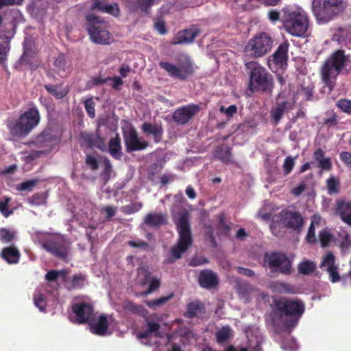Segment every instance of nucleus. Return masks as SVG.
Listing matches in <instances>:
<instances>
[{"label":"nucleus","instance_id":"obj_25","mask_svg":"<svg viewBox=\"0 0 351 351\" xmlns=\"http://www.w3.org/2000/svg\"><path fill=\"white\" fill-rule=\"evenodd\" d=\"M293 108V104L289 101H282L278 103L276 106L271 110L270 114L274 120V122L277 125L282 117L285 112L291 110Z\"/></svg>","mask_w":351,"mask_h":351},{"label":"nucleus","instance_id":"obj_41","mask_svg":"<svg viewBox=\"0 0 351 351\" xmlns=\"http://www.w3.org/2000/svg\"><path fill=\"white\" fill-rule=\"evenodd\" d=\"M34 303L40 311L45 312L47 302L44 294L38 292L34 295Z\"/></svg>","mask_w":351,"mask_h":351},{"label":"nucleus","instance_id":"obj_5","mask_svg":"<svg viewBox=\"0 0 351 351\" xmlns=\"http://www.w3.org/2000/svg\"><path fill=\"white\" fill-rule=\"evenodd\" d=\"M175 223L178 233V240L177 245L172 247L171 253L176 259H178L182 253L192 245L193 242L189 212L186 210L181 212L175 221Z\"/></svg>","mask_w":351,"mask_h":351},{"label":"nucleus","instance_id":"obj_61","mask_svg":"<svg viewBox=\"0 0 351 351\" xmlns=\"http://www.w3.org/2000/svg\"><path fill=\"white\" fill-rule=\"evenodd\" d=\"M319 167L323 170L329 171L332 168V162L330 158H325L318 162Z\"/></svg>","mask_w":351,"mask_h":351},{"label":"nucleus","instance_id":"obj_52","mask_svg":"<svg viewBox=\"0 0 351 351\" xmlns=\"http://www.w3.org/2000/svg\"><path fill=\"white\" fill-rule=\"evenodd\" d=\"M84 107L90 117L94 118L95 113V102L92 98H88L84 101Z\"/></svg>","mask_w":351,"mask_h":351},{"label":"nucleus","instance_id":"obj_38","mask_svg":"<svg viewBox=\"0 0 351 351\" xmlns=\"http://www.w3.org/2000/svg\"><path fill=\"white\" fill-rule=\"evenodd\" d=\"M173 297V293H171L167 296H163L156 300H147L145 303L149 308L156 309V308L165 304Z\"/></svg>","mask_w":351,"mask_h":351},{"label":"nucleus","instance_id":"obj_9","mask_svg":"<svg viewBox=\"0 0 351 351\" xmlns=\"http://www.w3.org/2000/svg\"><path fill=\"white\" fill-rule=\"evenodd\" d=\"M86 19V29L94 43L109 45L113 41L112 35L107 29L108 23L106 21L94 14H87Z\"/></svg>","mask_w":351,"mask_h":351},{"label":"nucleus","instance_id":"obj_58","mask_svg":"<svg viewBox=\"0 0 351 351\" xmlns=\"http://www.w3.org/2000/svg\"><path fill=\"white\" fill-rule=\"evenodd\" d=\"M86 163L93 171H95V170L98 169V168H99L98 161L93 156H87L86 159Z\"/></svg>","mask_w":351,"mask_h":351},{"label":"nucleus","instance_id":"obj_35","mask_svg":"<svg viewBox=\"0 0 351 351\" xmlns=\"http://www.w3.org/2000/svg\"><path fill=\"white\" fill-rule=\"evenodd\" d=\"M141 129L143 132L153 135L156 140L160 138L162 134V129L160 126L149 123H144L141 126Z\"/></svg>","mask_w":351,"mask_h":351},{"label":"nucleus","instance_id":"obj_50","mask_svg":"<svg viewBox=\"0 0 351 351\" xmlns=\"http://www.w3.org/2000/svg\"><path fill=\"white\" fill-rule=\"evenodd\" d=\"M14 238V233L5 228L0 229V241L9 243Z\"/></svg>","mask_w":351,"mask_h":351},{"label":"nucleus","instance_id":"obj_60","mask_svg":"<svg viewBox=\"0 0 351 351\" xmlns=\"http://www.w3.org/2000/svg\"><path fill=\"white\" fill-rule=\"evenodd\" d=\"M306 239L309 243H314L316 242L317 240L315 237V227H313V226H310L306 237Z\"/></svg>","mask_w":351,"mask_h":351},{"label":"nucleus","instance_id":"obj_4","mask_svg":"<svg viewBox=\"0 0 351 351\" xmlns=\"http://www.w3.org/2000/svg\"><path fill=\"white\" fill-rule=\"evenodd\" d=\"M245 65L250 70L249 90L253 93L262 91L271 94L274 88V79L267 69L255 61L247 62Z\"/></svg>","mask_w":351,"mask_h":351},{"label":"nucleus","instance_id":"obj_12","mask_svg":"<svg viewBox=\"0 0 351 351\" xmlns=\"http://www.w3.org/2000/svg\"><path fill=\"white\" fill-rule=\"evenodd\" d=\"M273 221L282 225L284 228L292 229L298 232L302 230L304 226V218L301 213L290 208L280 212L274 217Z\"/></svg>","mask_w":351,"mask_h":351},{"label":"nucleus","instance_id":"obj_1","mask_svg":"<svg viewBox=\"0 0 351 351\" xmlns=\"http://www.w3.org/2000/svg\"><path fill=\"white\" fill-rule=\"evenodd\" d=\"M271 315L274 325L283 324L287 329L293 328L304 312V304L300 300L287 298L274 299Z\"/></svg>","mask_w":351,"mask_h":351},{"label":"nucleus","instance_id":"obj_62","mask_svg":"<svg viewBox=\"0 0 351 351\" xmlns=\"http://www.w3.org/2000/svg\"><path fill=\"white\" fill-rule=\"evenodd\" d=\"M154 27L162 35H164L167 33L165 23L162 20H158L156 21L154 23Z\"/></svg>","mask_w":351,"mask_h":351},{"label":"nucleus","instance_id":"obj_49","mask_svg":"<svg viewBox=\"0 0 351 351\" xmlns=\"http://www.w3.org/2000/svg\"><path fill=\"white\" fill-rule=\"evenodd\" d=\"M10 201V197H5L4 201L0 202V212L5 217H8L13 213L12 210L8 209V204Z\"/></svg>","mask_w":351,"mask_h":351},{"label":"nucleus","instance_id":"obj_14","mask_svg":"<svg viewBox=\"0 0 351 351\" xmlns=\"http://www.w3.org/2000/svg\"><path fill=\"white\" fill-rule=\"evenodd\" d=\"M123 136L125 150L128 153L143 150L149 145V143L147 141L138 136L136 130L134 128H130L128 130H124L123 132Z\"/></svg>","mask_w":351,"mask_h":351},{"label":"nucleus","instance_id":"obj_30","mask_svg":"<svg viewBox=\"0 0 351 351\" xmlns=\"http://www.w3.org/2000/svg\"><path fill=\"white\" fill-rule=\"evenodd\" d=\"M45 88L48 93L54 96L57 99L64 97L69 93V88L67 86H63L62 84L52 85L46 84Z\"/></svg>","mask_w":351,"mask_h":351},{"label":"nucleus","instance_id":"obj_23","mask_svg":"<svg viewBox=\"0 0 351 351\" xmlns=\"http://www.w3.org/2000/svg\"><path fill=\"white\" fill-rule=\"evenodd\" d=\"M91 10H98L102 12L110 14L112 16H117L119 10L117 3L108 4L105 0H93Z\"/></svg>","mask_w":351,"mask_h":351},{"label":"nucleus","instance_id":"obj_24","mask_svg":"<svg viewBox=\"0 0 351 351\" xmlns=\"http://www.w3.org/2000/svg\"><path fill=\"white\" fill-rule=\"evenodd\" d=\"M293 256H287L278 252H266L264 255V263H291Z\"/></svg>","mask_w":351,"mask_h":351},{"label":"nucleus","instance_id":"obj_2","mask_svg":"<svg viewBox=\"0 0 351 351\" xmlns=\"http://www.w3.org/2000/svg\"><path fill=\"white\" fill-rule=\"evenodd\" d=\"M348 56H346L343 50H337L333 52L323 63L320 68V75L324 86L328 88L330 93L337 81V77L346 66Z\"/></svg>","mask_w":351,"mask_h":351},{"label":"nucleus","instance_id":"obj_13","mask_svg":"<svg viewBox=\"0 0 351 351\" xmlns=\"http://www.w3.org/2000/svg\"><path fill=\"white\" fill-rule=\"evenodd\" d=\"M273 40L265 33H262L251 39L245 48V55L260 57L267 53L272 47Z\"/></svg>","mask_w":351,"mask_h":351},{"label":"nucleus","instance_id":"obj_28","mask_svg":"<svg viewBox=\"0 0 351 351\" xmlns=\"http://www.w3.org/2000/svg\"><path fill=\"white\" fill-rule=\"evenodd\" d=\"M121 149V138L117 134L115 137L109 141L108 152L114 158L120 159L123 155Z\"/></svg>","mask_w":351,"mask_h":351},{"label":"nucleus","instance_id":"obj_31","mask_svg":"<svg viewBox=\"0 0 351 351\" xmlns=\"http://www.w3.org/2000/svg\"><path fill=\"white\" fill-rule=\"evenodd\" d=\"M292 265H268V276L271 278H276L280 274L289 275L291 272Z\"/></svg>","mask_w":351,"mask_h":351},{"label":"nucleus","instance_id":"obj_21","mask_svg":"<svg viewBox=\"0 0 351 351\" xmlns=\"http://www.w3.org/2000/svg\"><path fill=\"white\" fill-rule=\"evenodd\" d=\"M335 213L344 223L351 227V200H337Z\"/></svg>","mask_w":351,"mask_h":351},{"label":"nucleus","instance_id":"obj_55","mask_svg":"<svg viewBox=\"0 0 351 351\" xmlns=\"http://www.w3.org/2000/svg\"><path fill=\"white\" fill-rule=\"evenodd\" d=\"M337 106L343 112L351 114V100L340 99Z\"/></svg>","mask_w":351,"mask_h":351},{"label":"nucleus","instance_id":"obj_18","mask_svg":"<svg viewBox=\"0 0 351 351\" xmlns=\"http://www.w3.org/2000/svg\"><path fill=\"white\" fill-rule=\"evenodd\" d=\"M198 282L202 288L210 290L216 288L219 280L217 274L213 271L204 269L199 274Z\"/></svg>","mask_w":351,"mask_h":351},{"label":"nucleus","instance_id":"obj_40","mask_svg":"<svg viewBox=\"0 0 351 351\" xmlns=\"http://www.w3.org/2000/svg\"><path fill=\"white\" fill-rule=\"evenodd\" d=\"M123 308L132 314L142 315L144 311V308L134 303L132 301L127 300L123 304Z\"/></svg>","mask_w":351,"mask_h":351},{"label":"nucleus","instance_id":"obj_6","mask_svg":"<svg viewBox=\"0 0 351 351\" xmlns=\"http://www.w3.org/2000/svg\"><path fill=\"white\" fill-rule=\"evenodd\" d=\"M346 7L345 0H313L312 3L313 12L320 24L329 22Z\"/></svg>","mask_w":351,"mask_h":351},{"label":"nucleus","instance_id":"obj_39","mask_svg":"<svg viewBox=\"0 0 351 351\" xmlns=\"http://www.w3.org/2000/svg\"><path fill=\"white\" fill-rule=\"evenodd\" d=\"M128 6L133 10L138 8L146 9L154 3V0H125Z\"/></svg>","mask_w":351,"mask_h":351},{"label":"nucleus","instance_id":"obj_33","mask_svg":"<svg viewBox=\"0 0 351 351\" xmlns=\"http://www.w3.org/2000/svg\"><path fill=\"white\" fill-rule=\"evenodd\" d=\"M2 256L9 263H16L19 259V252L12 247H5L2 251Z\"/></svg>","mask_w":351,"mask_h":351},{"label":"nucleus","instance_id":"obj_54","mask_svg":"<svg viewBox=\"0 0 351 351\" xmlns=\"http://www.w3.org/2000/svg\"><path fill=\"white\" fill-rule=\"evenodd\" d=\"M34 51L31 49L25 47L24 52L21 58L23 64H28L30 62L31 58L34 56Z\"/></svg>","mask_w":351,"mask_h":351},{"label":"nucleus","instance_id":"obj_59","mask_svg":"<svg viewBox=\"0 0 351 351\" xmlns=\"http://www.w3.org/2000/svg\"><path fill=\"white\" fill-rule=\"evenodd\" d=\"M306 187V184L304 182H301L296 187L291 190V193L295 196H299L304 191Z\"/></svg>","mask_w":351,"mask_h":351},{"label":"nucleus","instance_id":"obj_3","mask_svg":"<svg viewBox=\"0 0 351 351\" xmlns=\"http://www.w3.org/2000/svg\"><path fill=\"white\" fill-rule=\"evenodd\" d=\"M282 21L287 32L295 37H303L309 26L307 14L302 8H285Z\"/></svg>","mask_w":351,"mask_h":351},{"label":"nucleus","instance_id":"obj_20","mask_svg":"<svg viewBox=\"0 0 351 351\" xmlns=\"http://www.w3.org/2000/svg\"><path fill=\"white\" fill-rule=\"evenodd\" d=\"M289 47V44L287 41L281 43L275 53L269 57V62H273L280 68H284L287 65Z\"/></svg>","mask_w":351,"mask_h":351},{"label":"nucleus","instance_id":"obj_32","mask_svg":"<svg viewBox=\"0 0 351 351\" xmlns=\"http://www.w3.org/2000/svg\"><path fill=\"white\" fill-rule=\"evenodd\" d=\"M215 157L223 162H230L232 159L231 148L226 145L218 147L215 151Z\"/></svg>","mask_w":351,"mask_h":351},{"label":"nucleus","instance_id":"obj_44","mask_svg":"<svg viewBox=\"0 0 351 351\" xmlns=\"http://www.w3.org/2000/svg\"><path fill=\"white\" fill-rule=\"evenodd\" d=\"M332 234L328 230H323L319 233V240L321 245L325 247L328 245L329 243L332 239Z\"/></svg>","mask_w":351,"mask_h":351},{"label":"nucleus","instance_id":"obj_19","mask_svg":"<svg viewBox=\"0 0 351 351\" xmlns=\"http://www.w3.org/2000/svg\"><path fill=\"white\" fill-rule=\"evenodd\" d=\"M199 30L195 26L178 32L171 41V44L182 45L192 43L199 35Z\"/></svg>","mask_w":351,"mask_h":351},{"label":"nucleus","instance_id":"obj_48","mask_svg":"<svg viewBox=\"0 0 351 351\" xmlns=\"http://www.w3.org/2000/svg\"><path fill=\"white\" fill-rule=\"evenodd\" d=\"M51 141V135L47 132H43L36 137V142L40 146L45 147L47 143H50Z\"/></svg>","mask_w":351,"mask_h":351},{"label":"nucleus","instance_id":"obj_7","mask_svg":"<svg viewBox=\"0 0 351 351\" xmlns=\"http://www.w3.org/2000/svg\"><path fill=\"white\" fill-rule=\"evenodd\" d=\"M40 121V114L36 108H31L22 114L19 119L7 123L11 135L17 137L27 136Z\"/></svg>","mask_w":351,"mask_h":351},{"label":"nucleus","instance_id":"obj_47","mask_svg":"<svg viewBox=\"0 0 351 351\" xmlns=\"http://www.w3.org/2000/svg\"><path fill=\"white\" fill-rule=\"evenodd\" d=\"M143 204L141 202L133 203L121 208L123 213L130 215L132 213L138 212L142 208Z\"/></svg>","mask_w":351,"mask_h":351},{"label":"nucleus","instance_id":"obj_56","mask_svg":"<svg viewBox=\"0 0 351 351\" xmlns=\"http://www.w3.org/2000/svg\"><path fill=\"white\" fill-rule=\"evenodd\" d=\"M217 226L219 230H220L223 233L226 234L230 230V227L226 223L225 216L223 214L219 215V223Z\"/></svg>","mask_w":351,"mask_h":351},{"label":"nucleus","instance_id":"obj_8","mask_svg":"<svg viewBox=\"0 0 351 351\" xmlns=\"http://www.w3.org/2000/svg\"><path fill=\"white\" fill-rule=\"evenodd\" d=\"M40 121V114L36 108H31L22 114L19 119L7 123L11 135L17 137L27 136Z\"/></svg>","mask_w":351,"mask_h":351},{"label":"nucleus","instance_id":"obj_46","mask_svg":"<svg viewBox=\"0 0 351 351\" xmlns=\"http://www.w3.org/2000/svg\"><path fill=\"white\" fill-rule=\"evenodd\" d=\"M85 276L82 274H76L72 277L71 285L72 289H81L84 284Z\"/></svg>","mask_w":351,"mask_h":351},{"label":"nucleus","instance_id":"obj_22","mask_svg":"<svg viewBox=\"0 0 351 351\" xmlns=\"http://www.w3.org/2000/svg\"><path fill=\"white\" fill-rule=\"evenodd\" d=\"M88 326L92 333L99 336H104L108 331L109 322L107 316L102 314L99 315L97 322H88Z\"/></svg>","mask_w":351,"mask_h":351},{"label":"nucleus","instance_id":"obj_64","mask_svg":"<svg viewBox=\"0 0 351 351\" xmlns=\"http://www.w3.org/2000/svg\"><path fill=\"white\" fill-rule=\"evenodd\" d=\"M340 158L346 165L351 167V154L350 152H341L340 154Z\"/></svg>","mask_w":351,"mask_h":351},{"label":"nucleus","instance_id":"obj_42","mask_svg":"<svg viewBox=\"0 0 351 351\" xmlns=\"http://www.w3.org/2000/svg\"><path fill=\"white\" fill-rule=\"evenodd\" d=\"M328 265L327 271L329 274L330 280L335 283L340 280V276L338 272L337 265H320L321 267Z\"/></svg>","mask_w":351,"mask_h":351},{"label":"nucleus","instance_id":"obj_37","mask_svg":"<svg viewBox=\"0 0 351 351\" xmlns=\"http://www.w3.org/2000/svg\"><path fill=\"white\" fill-rule=\"evenodd\" d=\"M216 340L218 343H223L227 341L231 337V329L228 326H222L216 332Z\"/></svg>","mask_w":351,"mask_h":351},{"label":"nucleus","instance_id":"obj_16","mask_svg":"<svg viewBox=\"0 0 351 351\" xmlns=\"http://www.w3.org/2000/svg\"><path fill=\"white\" fill-rule=\"evenodd\" d=\"M138 277L143 285L149 284L147 291L144 293L147 295L156 290L160 286V279L154 277L152 273L149 271L146 265H143L137 269Z\"/></svg>","mask_w":351,"mask_h":351},{"label":"nucleus","instance_id":"obj_53","mask_svg":"<svg viewBox=\"0 0 351 351\" xmlns=\"http://www.w3.org/2000/svg\"><path fill=\"white\" fill-rule=\"evenodd\" d=\"M316 265H299L298 271L304 275H308L315 271Z\"/></svg>","mask_w":351,"mask_h":351},{"label":"nucleus","instance_id":"obj_10","mask_svg":"<svg viewBox=\"0 0 351 351\" xmlns=\"http://www.w3.org/2000/svg\"><path fill=\"white\" fill-rule=\"evenodd\" d=\"M40 244L47 252L62 261H68L69 250L63 243L60 235L44 234L40 237Z\"/></svg>","mask_w":351,"mask_h":351},{"label":"nucleus","instance_id":"obj_11","mask_svg":"<svg viewBox=\"0 0 351 351\" xmlns=\"http://www.w3.org/2000/svg\"><path fill=\"white\" fill-rule=\"evenodd\" d=\"M159 65L162 69L165 70L169 75L181 80H186L194 72L193 63L186 56H180L177 65L165 62H160Z\"/></svg>","mask_w":351,"mask_h":351},{"label":"nucleus","instance_id":"obj_43","mask_svg":"<svg viewBox=\"0 0 351 351\" xmlns=\"http://www.w3.org/2000/svg\"><path fill=\"white\" fill-rule=\"evenodd\" d=\"M327 188L329 194L339 193V180L331 176L326 181Z\"/></svg>","mask_w":351,"mask_h":351},{"label":"nucleus","instance_id":"obj_36","mask_svg":"<svg viewBox=\"0 0 351 351\" xmlns=\"http://www.w3.org/2000/svg\"><path fill=\"white\" fill-rule=\"evenodd\" d=\"M66 62L63 56H60L56 59L53 63L54 68L53 69L59 76L63 77L66 73Z\"/></svg>","mask_w":351,"mask_h":351},{"label":"nucleus","instance_id":"obj_57","mask_svg":"<svg viewBox=\"0 0 351 351\" xmlns=\"http://www.w3.org/2000/svg\"><path fill=\"white\" fill-rule=\"evenodd\" d=\"M9 51V45L8 43L0 44V62H4L6 59V54Z\"/></svg>","mask_w":351,"mask_h":351},{"label":"nucleus","instance_id":"obj_15","mask_svg":"<svg viewBox=\"0 0 351 351\" xmlns=\"http://www.w3.org/2000/svg\"><path fill=\"white\" fill-rule=\"evenodd\" d=\"M200 109V106L197 104H189L181 107L174 111L173 119L179 125H185L199 112Z\"/></svg>","mask_w":351,"mask_h":351},{"label":"nucleus","instance_id":"obj_27","mask_svg":"<svg viewBox=\"0 0 351 351\" xmlns=\"http://www.w3.org/2000/svg\"><path fill=\"white\" fill-rule=\"evenodd\" d=\"M269 288L273 292L277 293L295 294L297 293V289L293 285L283 282H273L270 284Z\"/></svg>","mask_w":351,"mask_h":351},{"label":"nucleus","instance_id":"obj_51","mask_svg":"<svg viewBox=\"0 0 351 351\" xmlns=\"http://www.w3.org/2000/svg\"><path fill=\"white\" fill-rule=\"evenodd\" d=\"M295 165V158L291 156H287L283 163L282 168L285 175H288L293 169Z\"/></svg>","mask_w":351,"mask_h":351},{"label":"nucleus","instance_id":"obj_17","mask_svg":"<svg viewBox=\"0 0 351 351\" xmlns=\"http://www.w3.org/2000/svg\"><path fill=\"white\" fill-rule=\"evenodd\" d=\"M71 309L75 315L77 322L80 324L88 322L93 313V306L84 302L73 304Z\"/></svg>","mask_w":351,"mask_h":351},{"label":"nucleus","instance_id":"obj_63","mask_svg":"<svg viewBox=\"0 0 351 351\" xmlns=\"http://www.w3.org/2000/svg\"><path fill=\"white\" fill-rule=\"evenodd\" d=\"M147 327H148L147 330L151 334L154 333V332H158V330L160 328V325L158 323L154 322H152V321H149V320H147Z\"/></svg>","mask_w":351,"mask_h":351},{"label":"nucleus","instance_id":"obj_45","mask_svg":"<svg viewBox=\"0 0 351 351\" xmlns=\"http://www.w3.org/2000/svg\"><path fill=\"white\" fill-rule=\"evenodd\" d=\"M38 180L37 179L28 180L19 184L16 186V189L19 191H31L33 190L34 187L38 184Z\"/></svg>","mask_w":351,"mask_h":351},{"label":"nucleus","instance_id":"obj_29","mask_svg":"<svg viewBox=\"0 0 351 351\" xmlns=\"http://www.w3.org/2000/svg\"><path fill=\"white\" fill-rule=\"evenodd\" d=\"M205 306L203 302L199 300L193 301L186 305V311L184 316L188 318H193L198 313H204Z\"/></svg>","mask_w":351,"mask_h":351},{"label":"nucleus","instance_id":"obj_26","mask_svg":"<svg viewBox=\"0 0 351 351\" xmlns=\"http://www.w3.org/2000/svg\"><path fill=\"white\" fill-rule=\"evenodd\" d=\"M144 223L150 227H159L167 223V217L160 213H151L144 218Z\"/></svg>","mask_w":351,"mask_h":351},{"label":"nucleus","instance_id":"obj_34","mask_svg":"<svg viewBox=\"0 0 351 351\" xmlns=\"http://www.w3.org/2000/svg\"><path fill=\"white\" fill-rule=\"evenodd\" d=\"M86 141L91 147H95L100 149H103L105 146L104 140L101 137L98 130L95 134L87 135L86 137Z\"/></svg>","mask_w":351,"mask_h":351}]
</instances>
